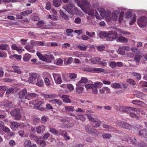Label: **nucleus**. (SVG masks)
Returning <instances> with one entry per match:
<instances>
[{
    "label": "nucleus",
    "instance_id": "13d9d810",
    "mask_svg": "<svg viewBox=\"0 0 147 147\" xmlns=\"http://www.w3.org/2000/svg\"><path fill=\"white\" fill-rule=\"evenodd\" d=\"M85 129L87 131L90 133H92L93 131L94 132V129H92L91 127L88 126L86 127Z\"/></svg>",
    "mask_w": 147,
    "mask_h": 147
},
{
    "label": "nucleus",
    "instance_id": "bb28decb",
    "mask_svg": "<svg viewBox=\"0 0 147 147\" xmlns=\"http://www.w3.org/2000/svg\"><path fill=\"white\" fill-rule=\"evenodd\" d=\"M31 56L30 55L26 53L24 55L23 60L24 61H28L30 59Z\"/></svg>",
    "mask_w": 147,
    "mask_h": 147
},
{
    "label": "nucleus",
    "instance_id": "aec40b11",
    "mask_svg": "<svg viewBox=\"0 0 147 147\" xmlns=\"http://www.w3.org/2000/svg\"><path fill=\"white\" fill-rule=\"evenodd\" d=\"M61 98L63 99V101L65 103H70L71 102V100L69 98L68 96L64 95L62 96Z\"/></svg>",
    "mask_w": 147,
    "mask_h": 147
},
{
    "label": "nucleus",
    "instance_id": "0e129e2a",
    "mask_svg": "<svg viewBox=\"0 0 147 147\" xmlns=\"http://www.w3.org/2000/svg\"><path fill=\"white\" fill-rule=\"evenodd\" d=\"M81 69L83 71L91 72L92 68L90 67H82Z\"/></svg>",
    "mask_w": 147,
    "mask_h": 147
},
{
    "label": "nucleus",
    "instance_id": "f3484780",
    "mask_svg": "<svg viewBox=\"0 0 147 147\" xmlns=\"http://www.w3.org/2000/svg\"><path fill=\"white\" fill-rule=\"evenodd\" d=\"M36 96V94L34 93H28L26 95L25 99L30 100L34 97Z\"/></svg>",
    "mask_w": 147,
    "mask_h": 147
},
{
    "label": "nucleus",
    "instance_id": "ddd939ff",
    "mask_svg": "<svg viewBox=\"0 0 147 147\" xmlns=\"http://www.w3.org/2000/svg\"><path fill=\"white\" fill-rule=\"evenodd\" d=\"M111 12L109 10H107L106 11V14L104 17H105L106 21L108 22H110L112 20V18L111 17Z\"/></svg>",
    "mask_w": 147,
    "mask_h": 147
},
{
    "label": "nucleus",
    "instance_id": "1a4fd4ad",
    "mask_svg": "<svg viewBox=\"0 0 147 147\" xmlns=\"http://www.w3.org/2000/svg\"><path fill=\"white\" fill-rule=\"evenodd\" d=\"M130 48L128 46H124L119 47L117 53L118 54L121 55H125V50L129 51Z\"/></svg>",
    "mask_w": 147,
    "mask_h": 147
},
{
    "label": "nucleus",
    "instance_id": "58836bf2",
    "mask_svg": "<svg viewBox=\"0 0 147 147\" xmlns=\"http://www.w3.org/2000/svg\"><path fill=\"white\" fill-rule=\"evenodd\" d=\"M19 111H20L19 109H16L11 111L10 112V114L12 117H15L17 114L18 113Z\"/></svg>",
    "mask_w": 147,
    "mask_h": 147
},
{
    "label": "nucleus",
    "instance_id": "864d4df0",
    "mask_svg": "<svg viewBox=\"0 0 147 147\" xmlns=\"http://www.w3.org/2000/svg\"><path fill=\"white\" fill-rule=\"evenodd\" d=\"M108 64L109 66L112 68H114L116 65V63L114 61L108 62Z\"/></svg>",
    "mask_w": 147,
    "mask_h": 147
},
{
    "label": "nucleus",
    "instance_id": "de8ad7c7",
    "mask_svg": "<svg viewBox=\"0 0 147 147\" xmlns=\"http://www.w3.org/2000/svg\"><path fill=\"white\" fill-rule=\"evenodd\" d=\"M103 126L104 128L111 130L112 131H113V129H114V128L112 126L105 124L103 125Z\"/></svg>",
    "mask_w": 147,
    "mask_h": 147
},
{
    "label": "nucleus",
    "instance_id": "f257e3e1",
    "mask_svg": "<svg viewBox=\"0 0 147 147\" xmlns=\"http://www.w3.org/2000/svg\"><path fill=\"white\" fill-rule=\"evenodd\" d=\"M75 1L77 3L78 6L87 14L86 16L87 19L91 20L94 17V9L93 8L89 9L90 4L87 0H75Z\"/></svg>",
    "mask_w": 147,
    "mask_h": 147
},
{
    "label": "nucleus",
    "instance_id": "49530a36",
    "mask_svg": "<svg viewBox=\"0 0 147 147\" xmlns=\"http://www.w3.org/2000/svg\"><path fill=\"white\" fill-rule=\"evenodd\" d=\"M132 103L134 105H137L139 106H142L143 103L140 101L136 100H133Z\"/></svg>",
    "mask_w": 147,
    "mask_h": 147
},
{
    "label": "nucleus",
    "instance_id": "f03ea898",
    "mask_svg": "<svg viewBox=\"0 0 147 147\" xmlns=\"http://www.w3.org/2000/svg\"><path fill=\"white\" fill-rule=\"evenodd\" d=\"M124 11L123 8H119L113 11L112 13V20L115 22L118 20L121 23L123 19Z\"/></svg>",
    "mask_w": 147,
    "mask_h": 147
},
{
    "label": "nucleus",
    "instance_id": "c03bdc74",
    "mask_svg": "<svg viewBox=\"0 0 147 147\" xmlns=\"http://www.w3.org/2000/svg\"><path fill=\"white\" fill-rule=\"evenodd\" d=\"M65 110L73 111L75 110L74 107L71 106H66L65 107Z\"/></svg>",
    "mask_w": 147,
    "mask_h": 147
},
{
    "label": "nucleus",
    "instance_id": "79ce46f5",
    "mask_svg": "<svg viewBox=\"0 0 147 147\" xmlns=\"http://www.w3.org/2000/svg\"><path fill=\"white\" fill-rule=\"evenodd\" d=\"M88 81V80L86 78L82 77L81 78L79 82V83H87Z\"/></svg>",
    "mask_w": 147,
    "mask_h": 147
},
{
    "label": "nucleus",
    "instance_id": "37998d69",
    "mask_svg": "<svg viewBox=\"0 0 147 147\" xmlns=\"http://www.w3.org/2000/svg\"><path fill=\"white\" fill-rule=\"evenodd\" d=\"M9 47L8 45L6 44H2L0 45V49L2 50H5Z\"/></svg>",
    "mask_w": 147,
    "mask_h": 147
},
{
    "label": "nucleus",
    "instance_id": "0eeeda50",
    "mask_svg": "<svg viewBox=\"0 0 147 147\" xmlns=\"http://www.w3.org/2000/svg\"><path fill=\"white\" fill-rule=\"evenodd\" d=\"M137 23L140 27H145L147 23V18L145 16H142L138 19Z\"/></svg>",
    "mask_w": 147,
    "mask_h": 147
},
{
    "label": "nucleus",
    "instance_id": "2f4dec72",
    "mask_svg": "<svg viewBox=\"0 0 147 147\" xmlns=\"http://www.w3.org/2000/svg\"><path fill=\"white\" fill-rule=\"evenodd\" d=\"M115 31H117V32H118L124 35H130V32H129L123 31L121 29L118 28Z\"/></svg>",
    "mask_w": 147,
    "mask_h": 147
},
{
    "label": "nucleus",
    "instance_id": "603ef678",
    "mask_svg": "<svg viewBox=\"0 0 147 147\" xmlns=\"http://www.w3.org/2000/svg\"><path fill=\"white\" fill-rule=\"evenodd\" d=\"M46 18L47 19H50L53 20H55L57 19L56 17L53 15H49L46 16Z\"/></svg>",
    "mask_w": 147,
    "mask_h": 147
},
{
    "label": "nucleus",
    "instance_id": "5701e85b",
    "mask_svg": "<svg viewBox=\"0 0 147 147\" xmlns=\"http://www.w3.org/2000/svg\"><path fill=\"white\" fill-rule=\"evenodd\" d=\"M96 10L99 11L100 16L102 17H104L106 12L104 8L102 7H98L96 8Z\"/></svg>",
    "mask_w": 147,
    "mask_h": 147
},
{
    "label": "nucleus",
    "instance_id": "9d476101",
    "mask_svg": "<svg viewBox=\"0 0 147 147\" xmlns=\"http://www.w3.org/2000/svg\"><path fill=\"white\" fill-rule=\"evenodd\" d=\"M43 103V102L41 101H39L38 99L36 100H32L29 102L30 104H32L36 107H38L37 109H40L38 108V107L41 105Z\"/></svg>",
    "mask_w": 147,
    "mask_h": 147
},
{
    "label": "nucleus",
    "instance_id": "423d86ee",
    "mask_svg": "<svg viewBox=\"0 0 147 147\" xmlns=\"http://www.w3.org/2000/svg\"><path fill=\"white\" fill-rule=\"evenodd\" d=\"M74 5L71 3V1L69 3L63 6V8L69 14L73 15L74 14Z\"/></svg>",
    "mask_w": 147,
    "mask_h": 147
},
{
    "label": "nucleus",
    "instance_id": "8fccbe9b",
    "mask_svg": "<svg viewBox=\"0 0 147 147\" xmlns=\"http://www.w3.org/2000/svg\"><path fill=\"white\" fill-rule=\"evenodd\" d=\"M31 144V142L30 140H26L24 142V145L25 147H29Z\"/></svg>",
    "mask_w": 147,
    "mask_h": 147
},
{
    "label": "nucleus",
    "instance_id": "473e14b6",
    "mask_svg": "<svg viewBox=\"0 0 147 147\" xmlns=\"http://www.w3.org/2000/svg\"><path fill=\"white\" fill-rule=\"evenodd\" d=\"M32 13L31 10L28 9L21 13L22 15L24 16H26Z\"/></svg>",
    "mask_w": 147,
    "mask_h": 147
},
{
    "label": "nucleus",
    "instance_id": "e2e57ef3",
    "mask_svg": "<svg viewBox=\"0 0 147 147\" xmlns=\"http://www.w3.org/2000/svg\"><path fill=\"white\" fill-rule=\"evenodd\" d=\"M47 119L48 117L47 116L44 115L42 117L41 120L42 123H45L47 122Z\"/></svg>",
    "mask_w": 147,
    "mask_h": 147
},
{
    "label": "nucleus",
    "instance_id": "4c0bfd02",
    "mask_svg": "<svg viewBox=\"0 0 147 147\" xmlns=\"http://www.w3.org/2000/svg\"><path fill=\"white\" fill-rule=\"evenodd\" d=\"M73 55L76 57H82L84 56V55L82 54V53H80L78 51H75L73 52Z\"/></svg>",
    "mask_w": 147,
    "mask_h": 147
},
{
    "label": "nucleus",
    "instance_id": "b1692460",
    "mask_svg": "<svg viewBox=\"0 0 147 147\" xmlns=\"http://www.w3.org/2000/svg\"><path fill=\"white\" fill-rule=\"evenodd\" d=\"M116 41L117 42L124 43H126L128 41L127 39L123 36L118 37Z\"/></svg>",
    "mask_w": 147,
    "mask_h": 147
},
{
    "label": "nucleus",
    "instance_id": "69168bd1",
    "mask_svg": "<svg viewBox=\"0 0 147 147\" xmlns=\"http://www.w3.org/2000/svg\"><path fill=\"white\" fill-rule=\"evenodd\" d=\"M33 48V46L30 45H27L26 46L25 48L28 51L32 52L31 50Z\"/></svg>",
    "mask_w": 147,
    "mask_h": 147
},
{
    "label": "nucleus",
    "instance_id": "9b49d317",
    "mask_svg": "<svg viewBox=\"0 0 147 147\" xmlns=\"http://www.w3.org/2000/svg\"><path fill=\"white\" fill-rule=\"evenodd\" d=\"M27 94V90L26 89H23L20 91L18 93L19 98L20 99L23 98Z\"/></svg>",
    "mask_w": 147,
    "mask_h": 147
},
{
    "label": "nucleus",
    "instance_id": "09e8293b",
    "mask_svg": "<svg viewBox=\"0 0 147 147\" xmlns=\"http://www.w3.org/2000/svg\"><path fill=\"white\" fill-rule=\"evenodd\" d=\"M59 13L61 16L63 18L65 19H68V16L62 10H60Z\"/></svg>",
    "mask_w": 147,
    "mask_h": 147
},
{
    "label": "nucleus",
    "instance_id": "4d7b16f0",
    "mask_svg": "<svg viewBox=\"0 0 147 147\" xmlns=\"http://www.w3.org/2000/svg\"><path fill=\"white\" fill-rule=\"evenodd\" d=\"M13 90L14 89L13 88H10L8 89L6 93V96H7H7L8 97V96L9 94L13 92Z\"/></svg>",
    "mask_w": 147,
    "mask_h": 147
},
{
    "label": "nucleus",
    "instance_id": "052dcab7",
    "mask_svg": "<svg viewBox=\"0 0 147 147\" xmlns=\"http://www.w3.org/2000/svg\"><path fill=\"white\" fill-rule=\"evenodd\" d=\"M9 144L11 146H14L16 144V142L13 140H11L9 142Z\"/></svg>",
    "mask_w": 147,
    "mask_h": 147
},
{
    "label": "nucleus",
    "instance_id": "a211bd4d",
    "mask_svg": "<svg viewBox=\"0 0 147 147\" xmlns=\"http://www.w3.org/2000/svg\"><path fill=\"white\" fill-rule=\"evenodd\" d=\"M101 59L102 58L100 57H95L90 59V61L93 64H95L97 63H99Z\"/></svg>",
    "mask_w": 147,
    "mask_h": 147
},
{
    "label": "nucleus",
    "instance_id": "20e7f679",
    "mask_svg": "<svg viewBox=\"0 0 147 147\" xmlns=\"http://www.w3.org/2000/svg\"><path fill=\"white\" fill-rule=\"evenodd\" d=\"M29 77L27 80L25 79H21L22 81H25L29 84H35L37 80L40 77V75L37 74L33 73L29 74Z\"/></svg>",
    "mask_w": 147,
    "mask_h": 147
},
{
    "label": "nucleus",
    "instance_id": "cd10ccee",
    "mask_svg": "<svg viewBox=\"0 0 147 147\" xmlns=\"http://www.w3.org/2000/svg\"><path fill=\"white\" fill-rule=\"evenodd\" d=\"M57 95L55 94H45L44 95V97L47 98H55Z\"/></svg>",
    "mask_w": 147,
    "mask_h": 147
},
{
    "label": "nucleus",
    "instance_id": "dca6fc26",
    "mask_svg": "<svg viewBox=\"0 0 147 147\" xmlns=\"http://www.w3.org/2000/svg\"><path fill=\"white\" fill-rule=\"evenodd\" d=\"M123 10L125 11V18H129L132 16V13L130 11L131 10L123 8Z\"/></svg>",
    "mask_w": 147,
    "mask_h": 147
},
{
    "label": "nucleus",
    "instance_id": "7ed1b4c3",
    "mask_svg": "<svg viewBox=\"0 0 147 147\" xmlns=\"http://www.w3.org/2000/svg\"><path fill=\"white\" fill-rule=\"evenodd\" d=\"M103 36L107 37L106 40L111 41L117 40L118 37V34L116 31H111L108 32H105L103 33Z\"/></svg>",
    "mask_w": 147,
    "mask_h": 147
},
{
    "label": "nucleus",
    "instance_id": "f704fd0d",
    "mask_svg": "<svg viewBox=\"0 0 147 147\" xmlns=\"http://www.w3.org/2000/svg\"><path fill=\"white\" fill-rule=\"evenodd\" d=\"M44 22L42 21H38L37 23V25L40 28H47V27H44Z\"/></svg>",
    "mask_w": 147,
    "mask_h": 147
},
{
    "label": "nucleus",
    "instance_id": "7c9ffc66",
    "mask_svg": "<svg viewBox=\"0 0 147 147\" xmlns=\"http://www.w3.org/2000/svg\"><path fill=\"white\" fill-rule=\"evenodd\" d=\"M76 85H77V86L76 87V92L78 94L81 93L84 89V88L78 85L77 84Z\"/></svg>",
    "mask_w": 147,
    "mask_h": 147
},
{
    "label": "nucleus",
    "instance_id": "a19ab883",
    "mask_svg": "<svg viewBox=\"0 0 147 147\" xmlns=\"http://www.w3.org/2000/svg\"><path fill=\"white\" fill-rule=\"evenodd\" d=\"M102 59V61H100L99 64L102 66H106L107 65V63L105 61H107V60L105 58Z\"/></svg>",
    "mask_w": 147,
    "mask_h": 147
},
{
    "label": "nucleus",
    "instance_id": "c85d7f7f",
    "mask_svg": "<svg viewBox=\"0 0 147 147\" xmlns=\"http://www.w3.org/2000/svg\"><path fill=\"white\" fill-rule=\"evenodd\" d=\"M93 84V87L94 88H100L102 87L103 84L102 83L100 82H95Z\"/></svg>",
    "mask_w": 147,
    "mask_h": 147
},
{
    "label": "nucleus",
    "instance_id": "bf43d9fd",
    "mask_svg": "<svg viewBox=\"0 0 147 147\" xmlns=\"http://www.w3.org/2000/svg\"><path fill=\"white\" fill-rule=\"evenodd\" d=\"M93 87V84H87L85 86V87L86 89L92 88Z\"/></svg>",
    "mask_w": 147,
    "mask_h": 147
},
{
    "label": "nucleus",
    "instance_id": "39448f33",
    "mask_svg": "<svg viewBox=\"0 0 147 147\" xmlns=\"http://www.w3.org/2000/svg\"><path fill=\"white\" fill-rule=\"evenodd\" d=\"M10 123L11 124L10 127L13 131H16L18 127H25L26 126H29L30 125L28 124H26L25 125L22 123H19L15 121L10 122Z\"/></svg>",
    "mask_w": 147,
    "mask_h": 147
},
{
    "label": "nucleus",
    "instance_id": "a878e982",
    "mask_svg": "<svg viewBox=\"0 0 147 147\" xmlns=\"http://www.w3.org/2000/svg\"><path fill=\"white\" fill-rule=\"evenodd\" d=\"M61 0H53V4L54 6L58 7L61 5Z\"/></svg>",
    "mask_w": 147,
    "mask_h": 147
},
{
    "label": "nucleus",
    "instance_id": "412c9836",
    "mask_svg": "<svg viewBox=\"0 0 147 147\" xmlns=\"http://www.w3.org/2000/svg\"><path fill=\"white\" fill-rule=\"evenodd\" d=\"M139 134L144 138H147V128L143 129L140 131Z\"/></svg>",
    "mask_w": 147,
    "mask_h": 147
},
{
    "label": "nucleus",
    "instance_id": "4468645a",
    "mask_svg": "<svg viewBox=\"0 0 147 147\" xmlns=\"http://www.w3.org/2000/svg\"><path fill=\"white\" fill-rule=\"evenodd\" d=\"M46 56V58L47 59V62L51 63V60L54 58V56L50 52H47V53L45 54Z\"/></svg>",
    "mask_w": 147,
    "mask_h": 147
},
{
    "label": "nucleus",
    "instance_id": "72a5a7b5",
    "mask_svg": "<svg viewBox=\"0 0 147 147\" xmlns=\"http://www.w3.org/2000/svg\"><path fill=\"white\" fill-rule=\"evenodd\" d=\"M77 47L78 49L80 50L84 51L86 50L87 47V46L83 44L78 45Z\"/></svg>",
    "mask_w": 147,
    "mask_h": 147
},
{
    "label": "nucleus",
    "instance_id": "ea45409f",
    "mask_svg": "<svg viewBox=\"0 0 147 147\" xmlns=\"http://www.w3.org/2000/svg\"><path fill=\"white\" fill-rule=\"evenodd\" d=\"M49 131L52 133L53 134L55 135H57L58 134V132L57 130L55 128L52 127L50 128Z\"/></svg>",
    "mask_w": 147,
    "mask_h": 147
},
{
    "label": "nucleus",
    "instance_id": "4be33fe9",
    "mask_svg": "<svg viewBox=\"0 0 147 147\" xmlns=\"http://www.w3.org/2000/svg\"><path fill=\"white\" fill-rule=\"evenodd\" d=\"M104 71L105 69H104L99 68H92L91 72L100 73L103 72Z\"/></svg>",
    "mask_w": 147,
    "mask_h": 147
},
{
    "label": "nucleus",
    "instance_id": "680f3d73",
    "mask_svg": "<svg viewBox=\"0 0 147 147\" xmlns=\"http://www.w3.org/2000/svg\"><path fill=\"white\" fill-rule=\"evenodd\" d=\"M74 22L76 24H80L81 22V20L79 17H77L75 18Z\"/></svg>",
    "mask_w": 147,
    "mask_h": 147
},
{
    "label": "nucleus",
    "instance_id": "f8f14e48",
    "mask_svg": "<svg viewBox=\"0 0 147 147\" xmlns=\"http://www.w3.org/2000/svg\"><path fill=\"white\" fill-rule=\"evenodd\" d=\"M99 92L102 94L105 93L109 94L111 93V90L108 87L105 86L99 90Z\"/></svg>",
    "mask_w": 147,
    "mask_h": 147
},
{
    "label": "nucleus",
    "instance_id": "774afa93",
    "mask_svg": "<svg viewBox=\"0 0 147 147\" xmlns=\"http://www.w3.org/2000/svg\"><path fill=\"white\" fill-rule=\"evenodd\" d=\"M16 19H22L23 18V16L22 14H21V13H20L16 14Z\"/></svg>",
    "mask_w": 147,
    "mask_h": 147
},
{
    "label": "nucleus",
    "instance_id": "c9c22d12",
    "mask_svg": "<svg viewBox=\"0 0 147 147\" xmlns=\"http://www.w3.org/2000/svg\"><path fill=\"white\" fill-rule=\"evenodd\" d=\"M131 111H136L138 112V113L139 114H140V113L141 112V114H143V113L142 112V110L141 109H139L137 108H134L132 107H131V109H130Z\"/></svg>",
    "mask_w": 147,
    "mask_h": 147
},
{
    "label": "nucleus",
    "instance_id": "393cba45",
    "mask_svg": "<svg viewBox=\"0 0 147 147\" xmlns=\"http://www.w3.org/2000/svg\"><path fill=\"white\" fill-rule=\"evenodd\" d=\"M12 68L14 71L12 72H14L19 74H21L22 73L19 67L17 66L13 65L12 66Z\"/></svg>",
    "mask_w": 147,
    "mask_h": 147
},
{
    "label": "nucleus",
    "instance_id": "c756f323",
    "mask_svg": "<svg viewBox=\"0 0 147 147\" xmlns=\"http://www.w3.org/2000/svg\"><path fill=\"white\" fill-rule=\"evenodd\" d=\"M43 81L41 78L40 76V77L37 80L36 83V85L38 86H41L43 85Z\"/></svg>",
    "mask_w": 147,
    "mask_h": 147
},
{
    "label": "nucleus",
    "instance_id": "338daca9",
    "mask_svg": "<svg viewBox=\"0 0 147 147\" xmlns=\"http://www.w3.org/2000/svg\"><path fill=\"white\" fill-rule=\"evenodd\" d=\"M125 107L121 106H117L116 107L117 109L120 111H123Z\"/></svg>",
    "mask_w": 147,
    "mask_h": 147
},
{
    "label": "nucleus",
    "instance_id": "a18cd8bd",
    "mask_svg": "<svg viewBox=\"0 0 147 147\" xmlns=\"http://www.w3.org/2000/svg\"><path fill=\"white\" fill-rule=\"evenodd\" d=\"M141 57V56L139 55H136L134 57V60L136 63H138L140 61Z\"/></svg>",
    "mask_w": 147,
    "mask_h": 147
},
{
    "label": "nucleus",
    "instance_id": "e433bc0d",
    "mask_svg": "<svg viewBox=\"0 0 147 147\" xmlns=\"http://www.w3.org/2000/svg\"><path fill=\"white\" fill-rule=\"evenodd\" d=\"M137 16L135 14L133 15L131 20L130 21L129 24L130 25H132L136 21Z\"/></svg>",
    "mask_w": 147,
    "mask_h": 147
},
{
    "label": "nucleus",
    "instance_id": "6e6552de",
    "mask_svg": "<svg viewBox=\"0 0 147 147\" xmlns=\"http://www.w3.org/2000/svg\"><path fill=\"white\" fill-rule=\"evenodd\" d=\"M116 123L118 126L123 128L129 129H131V127L130 124L123 121H118Z\"/></svg>",
    "mask_w": 147,
    "mask_h": 147
},
{
    "label": "nucleus",
    "instance_id": "3c124183",
    "mask_svg": "<svg viewBox=\"0 0 147 147\" xmlns=\"http://www.w3.org/2000/svg\"><path fill=\"white\" fill-rule=\"evenodd\" d=\"M135 94L136 95L137 97L140 98L144 96L142 93L138 91L136 92Z\"/></svg>",
    "mask_w": 147,
    "mask_h": 147
},
{
    "label": "nucleus",
    "instance_id": "6ab92c4d",
    "mask_svg": "<svg viewBox=\"0 0 147 147\" xmlns=\"http://www.w3.org/2000/svg\"><path fill=\"white\" fill-rule=\"evenodd\" d=\"M36 55L40 59L43 61L47 62V59L46 58V56L45 55H44L38 52H37Z\"/></svg>",
    "mask_w": 147,
    "mask_h": 147
},
{
    "label": "nucleus",
    "instance_id": "5fc2aeb1",
    "mask_svg": "<svg viewBox=\"0 0 147 147\" xmlns=\"http://www.w3.org/2000/svg\"><path fill=\"white\" fill-rule=\"evenodd\" d=\"M132 75L136 77L138 80H140L141 78V76L140 74L137 73H133L132 74Z\"/></svg>",
    "mask_w": 147,
    "mask_h": 147
},
{
    "label": "nucleus",
    "instance_id": "2eb2a0df",
    "mask_svg": "<svg viewBox=\"0 0 147 147\" xmlns=\"http://www.w3.org/2000/svg\"><path fill=\"white\" fill-rule=\"evenodd\" d=\"M49 102L53 104H57L59 106L61 105L62 103V101L58 99L50 100H49Z\"/></svg>",
    "mask_w": 147,
    "mask_h": 147
},
{
    "label": "nucleus",
    "instance_id": "6e6d98bb",
    "mask_svg": "<svg viewBox=\"0 0 147 147\" xmlns=\"http://www.w3.org/2000/svg\"><path fill=\"white\" fill-rule=\"evenodd\" d=\"M111 86L112 87L114 88H119L121 86L120 84L117 83H114Z\"/></svg>",
    "mask_w": 147,
    "mask_h": 147
}]
</instances>
